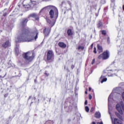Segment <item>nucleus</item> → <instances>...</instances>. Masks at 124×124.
I'll list each match as a JSON object with an SVG mask.
<instances>
[{
	"instance_id": "1",
	"label": "nucleus",
	"mask_w": 124,
	"mask_h": 124,
	"mask_svg": "<svg viewBox=\"0 0 124 124\" xmlns=\"http://www.w3.org/2000/svg\"><path fill=\"white\" fill-rule=\"evenodd\" d=\"M29 20L27 18L22 20L21 23V27L22 28V31L20 32L19 36L16 39V43H20V42H31L32 40H36L38 38V31L36 28L34 29L31 32L26 28L27 23Z\"/></svg>"
},
{
	"instance_id": "2",
	"label": "nucleus",
	"mask_w": 124,
	"mask_h": 124,
	"mask_svg": "<svg viewBox=\"0 0 124 124\" xmlns=\"http://www.w3.org/2000/svg\"><path fill=\"white\" fill-rule=\"evenodd\" d=\"M47 9H50L49 16L51 19H53V18H55V19L58 18V17H59V11L58 10V8L54 6L49 5L43 8L40 11V13L45 12V10H47Z\"/></svg>"
},
{
	"instance_id": "3",
	"label": "nucleus",
	"mask_w": 124,
	"mask_h": 124,
	"mask_svg": "<svg viewBox=\"0 0 124 124\" xmlns=\"http://www.w3.org/2000/svg\"><path fill=\"white\" fill-rule=\"evenodd\" d=\"M116 94H117V93H114V91H113L112 93L108 96V113L110 115V119L112 121V123L113 124H123V123L122 122V121L117 118H115L114 119V121H113V118L112 117V115H111V112H110V110L111 108V106H110V101L111 100V99L112 98V96H113V95H116Z\"/></svg>"
},
{
	"instance_id": "4",
	"label": "nucleus",
	"mask_w": 124,
	"mask_h": 124,
	"mask_svg": "<svg viewBox=\"0 0 124 124\" xmlns=\"http://www.w3.org/2000/svg\"><path fill=\"white\" fill-rule=\"evenodd\" d=\"M115 71H117V70H115L113 71H112V70H108V69L105 70L100 78V79H102V78H103L101 81V83L102 84L103 83H104V82H106V81H107V78H105L106 77V76H107V75L109 77H113V76L115 75Z\"/></svg>"
},
{
	"instance_id": "5",
	"label": "nucleus",
	"mask_w": 124,
	"mask_h": 124,
	"mask_svg": "<svg viewBox=\"0 0 124 124\" xmlns=\"http://www.w3.org/2000/svg\"><path fill=\"white\" fill-rule=\"evenodd\" d=\"M23 57L27 62H31L34 59V54L32 52H28L23 54Z\"/></svg>"
},
{
	"instance_id": "6",
	"label": "nucleus",
	"mask_w": 124,
	"mask_h": 124,
	"mask_svg": "<svg viewBox=\"0 0 124 124\" xmlns=\"http://www.w3.org/2000/svg\"><path fill=\"white\" fill-rule=\"evenodd\" d=\"M23 5L26 8H30L32 6L31 0H23Z\"/></svg>"
},
{
	"instance_id": "7",
	"label": "nucleus",
	"mask_w": 124,
	"mask_h": 124,
	"mask_svg": "<svg viewBox=\"0 0 124 124\" xmlns=\"http://www.w3.org/2000/svg\"><path fill=\"white\" fill-rule=\"evenodd\" d=\"M54 59V52L52 50L47 52L46 61H52Z\"/></svg>"
},
{
	"instance_id": "8",
	"label": "nucleus",
	"mask_w": 124,
	"mask_h": 124,
	"mask_svg": "<svg viewBox=\"0 0 124 124\" xmlns=\"http://www.w3.org/2000/svg\"><path fill=\"white\" fill-rule=\"evenodd\" d=\"M122 106L121 105V103L120 104H117L116 106V108L117 111L121 114V115H123L124 113L123 112V110H122V108L121 107Z\"/></svg>"
},
{
	"instance_id": "9",
	"label": "nucleus",
	"mask_w": 124,
	"mask_h": 124,
	"mask_svg": "<svg viewBox=\"0 0 124 124\" xmlns=\"http://www.w3.org/2000/svg\"><path fill=\"white\" fill-rule=\"evenodd\" d=\"M109 53L108 50H106V51H104L103 53V60H107L108 59H109Z\"/></svg>"
},
{
	"instance_id": "10",
	"label": "nucleus",
	"mask_w": 124,
	"mask_h": 124,
	"mask_svg": "<svg viewBox=\"0 0 124 124\" xmlns=\"http://www.w3.org/2000/svg\"><path fill=\"white\" fill-rule=\"evenodd\" d=\"M50 31H51V28H46L44 30V33L45 34L46 36L49 35Z\"/></svg>"
},
{
	"instance_id": "11",
	"label": "nucleus",
	"mask_w": 124,
	"mask_h": 124,
	"mask_svg": "<svg viewBox=\"0 0 124 124\" xmlns=\"http://www.w3.org/2000/svg\"><path fill=\"white\" fill-rule=\"evenodd\" d=\"M30 17H32V18H34L36 21H38L39 20V15L37 14H32L30 15Z\"/></svg>"
},
{
	"instance_id": "12",
	"label": "nucleus",
	"mask_w": 124,
	"mask_h": 124,
	"mask_svg": "<svg viewBox=\"0 0 124 124\" xmlns=\"http://www.w3.org/2000/svg\"><path fill=\"white\" fill-rule=\"evenodd\" d=\"M10 46V42L9 40L6 41L4 44H2V47L3 48H7Z\"/></svg>"
},
{
	"instance_id": "13",
	"label": "nucleus",
	"mask_w": 124,
	"mask_h": 124,
	"mask_svg": "<svg viewBox=\"0 0 124 124\" xmlns=\"http://www.w3.org/2000/svg\"><path fill=\"white\" fill-rule=\"evenodd\" d=\"M58 46L61 48H64L66 47V45L62 42H59Z\"/></svg>"
},
{
	"instance_id": "14",
	"label": "nucleus",
	"mask_w": 124,
	"mask_h": 124,
	"mask_svg": "<svg viewBox=\"0 0 124 124\" xmlns=\"http://www.w3.org/2000/svg\"><path fill=\"white\" fill-rule=\"evenodd\" d=\"M97 47L99 53H102L103 52V48H102V46H101L97 45Z\"/></svg>"
},
{
	"instance_id": "15",
	"label": "nucleus",
	"mask_w": 124,
	"mask_h": 124,
	"mask_svg": "<svg viewBox=\"0 0 124 124\" xmlns=\"http://www.w3.org/2000/svg\"><path fill=\"white\" fill-rule=\"evenodd\" d=\"M95 117L97 118V119H99L100 117H101V115L100 114V112H96L95 113Z\"/></svg>"
},
{
	"instance_id": "16",
	"label": "nucleus",
	"mask_w": 124,
	"mask_h": 124,
	"mask_svg": "<svg viewBox=\"0 0 124 124\" xmlns=\"http://www.w3.org/2000/svg\"><path fill=\"white\" fill-rule=\"evenodd\" d=\"M67 34L68 36H71V35H72V31H71V29H68L67 31Z\"/></svg>"
},
{
	"instance_id": "17",
	"label": "nucleus",
	"mask_w": 124,
	"mask_h": 124,
	"mask_svg": "<svg viewBox=\"0 0 124 124\" xmlns=\"http://www.w3.org/2000/svg\"><path fill=\"white\" fill-rule=\"evenodd\" d=\"M115 115H116V116H117V117L118 118H119L121 120H122V119H123V117L122 116V115H121L120 114H119V113L115 112Z\"/></svg>"
},
{
	"instance_id": "18",
	"label": "nucleus",
	"mask_w": 124,
	"mask_h": 124,
	"mask_svg": "<svg viewBox=\"0 0 124 124\" xmlns=\"http://www.w3.org/2000/svg\"><path fill=\"white\" fill-rule=\"evenodd\" d=\"M15 51H16V55H18L19 54V46H16Z\"/></svg>"
},
{
	"instance_id": "19",
	"label": "nucleus",
	"mask_w": 124,
	"mask_h": 124,
	"mask_svg": "<svg viewBox=\"0 0 124 124\" xmlns=\"http://www.w3.org/2000/svg\"><path fill=\"white\" fill-rule=\"evenodd\" d=\"M98 59H99V60H103V54L100 55Z\"/></svg>"
},
{
	"instance_id": "20",
	"label": "nucleus",
	"mask_w": 124,
	"mask_h": 124,
	"mask_svg": "<svg viewBox=\"0 0 124 124\" xmlns=\"http://www.w3.org/2000/svg\"><path fill=\"white\" fill-rule=\"evenodd\" d=\"M97 26L98 28H101V27H102V22H101V21H99Z\"/></svg>"
},
{
	"instance_id": "21",
	"label": "nucleus",
	"mask_w": 124,
	"mask_h": 124,
	"mask_svg": "<svg viewBox=\"0 0 124 124\" xmlns=\"http://www.w3.org/2000/svg\"><path fill=\"white\" fill-rule=\"evenodd\" d=\"M78 50H80V49H81V50H84V46H79L78 47Z\"/></svg>"
},
{
	"instance_id": "22",
	"label": "nucleus",
	"mask_w": 124,
	"mask_h": 124,
	"mask_svg": "<svg viewBox=\"0 0 124 124\" xmlns=\"http://www.w3.org/2000/svg\"><path fill=\"white\" fill-rule=\"evenodd\" d=\"M46 22L47 23H48L49 25H51V24H52V21H51V20L49 19H46Z\"/></svg>"
},
{
	"instance_id": "23",
	"label": "nucleus",
	"mask_w": 124,
	"mask_h": 124,
	"mask_svg": "<svg viewBox=\"0 0 124 124\" xmlns=\"http://www.w3.org/2000/svg\"><path fill=\"white\" fill-rule=\"evenodd\" d=\"M85 111H86V112H89L90 111V108H89V107L86 106L85 107Z\"/></svg>"
},
{
	"instance_id": "24",
	"label": "nucleus",
	"mask_w": 124,
	"mask_h": 124,
	"mask_svg": "<svg viewBox=\"0 0 124 124\" xmlns=\"http://www.w3.org/2000/svg\"><path fill=\"white\" fill-rule=\"evenodd\" d=\"M102 34H106V31L104 30H103L101 31Z\"/></svg>"
},
{
	"instance_id": "25",
	"label": "nucleus",
	"mask_w": 124,
	"mask_h": 124,
	"mask_svg": "<svg viewBox=\"0 0 124 124\" xmlns=\"http://www.w3.org/2000/svg\"><path fill=\"white\" fill-rule=\"evenodd\" d=\"M107 42H108V44H110V38L109 37H108Z\"/></svg>"
},
{
	"instance_id": "26",
	"label": "nucleus",
	"mask_w": 124,
	"mask_h": 124,
	"mask_svg": "<svg viewBox=\"0 0 124 124\" xmlns=\"http://www.w3.org/2000/svg\"><path fill=\"white\" fill-rule=\"evenodd\" d=\"M93 53H94V54H96V47H94Z\"/></svg>"
},
{
	"instance_id": "27",
	"label": "nucleus",
	"mask_w": 124,
	"mask_h": 124,
	"mask_svg": "<svg viewBox=\"0 0 124 124\" xmlns=\"http://www.w3.org/2000/svg\"><path fill=\"white\" fill-rule=\"evenodd\" d=\"M95 62V59H93L92 62V64H93Z\"/></svg>"
},
{
	"instance_id": "28",
	"label": "nucleus",
	"mask_w": 124,
	"mask_h": 124,
	"mask_svg": "<svg viewBox=\"0 0 124 124\" xmlns=\"http://www.w3.org/2000/svg\"><path fill=\"white\" fill-rule=\"evenodd\" d=\"M89 99H90V100H91V99H92V95H91V94L89 95Z\"/></svg>"
},
{
	"instance_id": "29",
	"label": "nucleus",
	"mask_w": 124,
	"mask_h": 124,
	"mask_svg": "<svg viewBox=\"0 0 124 124\" xmlns=\"http://www.w3.org/2000/svg\"><path fill=\"white\" fill-rule=\"evenodd\" d=\"M90 112L92 113L93 112V108H92L91 110H90Z\"/></svg>"
},
{
	"instance_id": "30",
	"label": "nucleus",
	"mask_w": 124,
	"mask_h": 124,
	"mask_svg": "<svg viewBox=\"0 0 124 124\" xmlns=\"http://www.w3.org/2000/svg\"><path fill=\"white\" fill-rule=\"evenodd\" d=\"M6 15H7V14L6 13H4L3 15V16H4V17H5V16H6Z\"/></svg>"
},
{
	"instance_id": "31",
	"label": "nucleus",
	"mask_w": 124,
	"mask_h": 124,
	"mask_svg": "<svg viewBox=\"0 0 124 124\" xmlns=\"http://www.w3.org/2000/svg\"><path fill=\"white\" fill-rule=\"evenodd\" d=\"M84 104H85V105H87V104H88V101L87 100H85Z\"/></svg>"
},
{
	"instance_id": "32",
	"label": "nucleus",
	"mask_w": 124,
	"mask_h": 124,
	"mask_svg": "<svg viewBox=\"0 0 124 124\" xmlns=\"http://www.w3.org/2000/svg\"><path fill=\"white\" fill-rule=\"evenodd\" d=\"M93 44H92L91 45V49H93Z\"/></svg>"
},
{
	"instance_id": "33",
	"label": "nucleus",
	"mask_w": 124,
	"mask_h": 124,
	"mask_svg": "<svg viewBox=\"0 0 124 124\" xmlns=\"http://www.w3.org/2000/svg\"><path fill=\"white\" fill-rule=\"evenodd\" d=\"M97 124H103V122H100V123L98 122V123H97Z\"/></svg>"
},
{
	"instance_id": "34",
	"label": "nucleus",
	"mask_w": 124,
	"mask_h": 124,
	"mask_svg": "<svg viewBox=\"0 0 124 124\" xmlns=\"http://www.w3.org/2000/svg\"><path fill=\"white\" fill-rule=\"evenodd\" d=\"M45 74L47 76H49V74H47V73H45Z\"/></svg>"
},
{
	"instance_id": "35",
	"label": "nucleus",
	"mask_w": 124,
	"mask_h": 124,
	"mask_svg": "<svg viewBox=\"0 0 124 124\" xmlns=\"http://www.w3.org/2000/svg\"><path fill=\"white\" fill-rule=\"evenodd\" d=\"M71 68H72V69H73L74 68V65H72Z\"/></svg>"
},
{
	"instance_id": "36",
	"label": "nucleus",
	"mask_w": 124,
	"mask_h": 124,
	"mask_svg": "<svg viewBox=\"0 0 124 124\" xmlns=\"http://www.w3.org/2000/svg\"><path fill=\"white\" fill-rule=\"evenodd\" d=\"M8 94H5L4 95V96H5V97H7V96H8Z\"/></svg>"
},
{
	"instance_id": "37",
	"label": "nucleus",
	"mask_w": 124,
	"mask_h": 124,
	"mask_svg": "<svg viewBox=\"0 0 124 124\" xmlns=\"http://www.w3.org/2000/svg\"><path fill=\"white\" fill-rule=\"evenodd\" d=\"M92 90V89L90 87L89 88V92H91V90Z\"/></svg>"
},
{
	"instance_id": "38",
	"label": "nucleus",
	"mask_w": 124,
	"mask_h": 124,
	"mask_svg": "<svg viewBox=\"0 0 124 124\" xmlns=\"http://www.w3.org/2000/svg\"><path fill=\"white\" fill-rule=\"evenodd\" d=\"M92 124H95V122H92Z\"/></svg>"
},
{
	"instance_id": "39",
	"label": "nucleus",
	"mask_w": 124,
	"mask_h": 124,
	"mask_svg": "<svg viewBox=\"0 0 124 124\" xmlns=\"http://www.w3.org/2000/svg\"><path fill=\"white\" fill-rule=\"evenodd\" d=\"M85 94H88V92H87V91L85 92Z\"/></svg>"
},
{
	"instance_id": "40",
	"label": "nucleus",
	"mask_w": 124,
	"mask_h": 124,
	"mask_svg": "<svg viewBox=\"0 0 124 124\" xmlns=\"http://www.w3.org/2000/svg\"><path fill=\"white\" fill-rule=\"evenodd\" d=\"M34 81H35V82H36V79H35Z\"/></svg>"
},
{
	"instance_id": "41",
	"label": "nucleus",
	"mask_w": 124,
	"mask_h": 124,
	"mask_svg": "<svg viewBox=\"0 0 124 124\" xmlns=\"http://www.w3.org/2000/svg\"><path fill=\"white\" fill-rule=\"evenodd\" d=\"M4 10H6V9H5Z\"/></svg>"
},
{
	"instance_id": "42",
	"label": "nucleus",
	"mask_w": 124,
	"mask_h": 124,
	"mask_svg": "<svg viewBox=\"0 0 124 124\" xmlns=\"http://www.w3.org/2000/svg\"><path fill=\"white\" fill-rule=\"evenodd\" d=\"M123 6H124V5H123Z\"/></svg>"
}]
</instances>
